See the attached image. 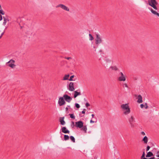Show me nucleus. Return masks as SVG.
I'll return each instance as SVG.
<instances>
[{"label": "nucleus", "instance_id": "f257e3e1", "mask_svg": "<svg viewBox=\"0 0 159 159\" xmlns=\"http://www.w3.org/2000/svg\"><path fill=\"white\" fill-rule=\"evenodd\" d=\"M121 108L122 109L123 113L125 115H127L130 113V110L128 104L121 105Z\"/></svg>", "mask_w": 159, "mask_h": 159}, {"label": "nucleus", "instance_id": "f03ea898", "mask_svg": "<svg viewBox=\"0 0 159 159\" xmlns=\"http://www.w3.org/2000/svg\"><path fill=\"white\" fill-rule=\"evenodd\" d=\"M148 4L154 9L155 10L157 9L156 5H157L158 3L156 0H148Z\"/></svg>", "mask_w": 159, "mask_h": 159}, {"label": "nucleus", "instance_id": "7ed1b4c3", "mask_svg": "<svg viewBox=\"0 0 159 159\" xmlns=\"http://www.w3.org/2000/svg\"><path fill=\"white\" fill-rule=\"evenodd\" d=\"M103 40L100 35L98 34H96V38L95 39V43L97 45H98L99 44L102 43Z\"/></svg>", "mask_w": 159, "mask_h": 159}, {"label": "nucleus", "instance_id": "20e7f679", "mask_svg": "<svg viewBox=\"0 0 159 159\" xmlns=\"http://www.w3.org/2000/svg\"><path fill=\"white\" fill-rule=\"evenodd\" d=\"M129 122L131 127H134L135 119L133 116L131 115L130 117H129L128 119Z\"/></svg>", "mask_w": 159, "mask_h": 159}, {"label": "nucleus", "instance_id": "39448f33", "mask_svg": "<svg viewBox=\"0 0 159 159\" xmlns=\"http://www.w3.org/2000/svg\"><path fill=\"white\" fill-rule=\"evenodd\" d=\"M75 83L72 82H70L67 87L68 89L71 91H74L75 89Z\"/></svg>", "mask_w": 159, "mask_h": 159}, {"label": "nucleus", "instance_id": "423d86ee", "mask_svg": "<svg viewBox=\"0 0 159 159\" xmlns=\"http://www.w3.org/2000/svg\"><path fill=\"white\" fill-rule=\"evenodd\" d=\"M58 103L60 106H62L66 103V102L63 97H61L59 98L58 100Z\"/></svg>", "mask_w": 159, "mask_h": 159}, {"label": "nucleus", "instance_id": "0eeeda50", "mask_svg": "<svg viewBox=\"0 0 159 159\" xmlns=\"http://www.w3.org/2000/svg\"><path fill=\"white\" fill-rule=\"evenodd\" d=\"M59 7H61L62 9L67 11H70L69 8L68 7L62 4H59L56 6V8Z\"/></svg>", "mask_w": 159, "mask_h": 159}, {"label": "nucleus", "instance_id": "6e6552de", "mask_svg": "<svg viewBox=\"0 0 159 159\" xmlns=\"http://www.w3.org/2000/svg\"><path fill=\"white\" fill-rule=\"evenodd\" d=\"M63 97L65 100L68 102H70L72 100V98L66 94H64Z\"/></svg>", "mask_w": 159, "mask_h": 159}, {"label": "nucleus", "instance_id": "1a4fd4ad", "mask_svg": "<svg viewBox=\"0 0 159 159\" xmlns=\"http://www.w3.org/2000/svg\"><path fill=\"white\" fill-rule=\"evenodd\" d=\"M119 77L118 80L120 81H125L126 80L125 77L123 73L120 72L119 75Z\"/></svg>", "mask_w": 159, "mask_h": 159}, {"label": "nucleus", "instance_id": "9d476101", "mask_svg": "<svg viewBox=\"0 0 159 159\" xmlns=\"http://www.w3.org/2000/svg\"><path fill=\"white\" fill-rule=\"evenodd\" d=\"M15 62V61L14 60L11 59L7 62V63L8 64V66H9L11 68H13L16 66V65L14 64Z\"/></svg>", "mask_w": 159, "mask_h": 159}, {"label": "nucleus", "instance_id": "9b49d317", "mask_svg": "<svg viewBox=\"0 0 159 159\" xmlns=\"http://www.w3.org/2000/svg\"><path fill=\"white\" fill-rule=\"evenodd\" d=\"M83 123L81 121H80L75 122V126L76 127L80 128H82L83 126Z\"/></svg>", "mask_w": 159, "mask_h": 159}, {"label": "nucleus", "instance_id": "f8f14e48", "mask_svg": "<svg viewBox=\"0 0 159 159\" xmlns=\"http://www.w3.org/2000/svg\"><path fill=\"white\" fill-rule=\"evenodd\" d=\"M61 130L62 132L65 134H69L70 133V131L68 129H67L65 127H62L61 128Z\"/></svg>", "mask_w": 159, "mask_h": 159}, {"label": "nucleus", "instance_id": "ddd939ff", "mask_svg": "<svg viewBox=\"0 0 159 159\" xmlns=\"http://www.w3.org/2000/svg\"><path fill=\"white\" fill-rule=\"evenodd\" d=\"M138 100L137 102L138 103H141L143 102L142 97L141 95H139L138 96Z\"/></svg>", "mask_w": 159, "mask_h": 159}, {"label": "nucleus", "instance_id": "4468645a", "mask_svg": "<svg viewBox=\"0 0 159 159\" xmlns=\"http://www.w3.org/2000/svg\"><path fill=\"white\" fill-rule=\"evenodd\" d=\"M64 117H60V119H59L60 122L61 124L62 125H64L66 123L65 121L64 120Z\"/></svg>", "mask_w": 159, "mask_h": 159}, {"label": "nucleus", "instance_id": "2eb2a0df", "mask_svg": "<svg viewBox=\"0 0 159 159\" xmlns=\"http://www.w3.org/2000/svg\"><path fill=\"white\" fill-rule=\"evenodd\" d=\"M81 95V93L80 92H78L77 91H75L74 98H75L77 96Z\"/></svg>", "mask_w": 159, "mask_h": 159}, {"label": "nucleus", "instance_id": "dca6fc26", "mask_svg": "<svg viewBox=\"0 0 159 159\" xmlns=\"http://www.w3.org/2000/svg\"><path fill=\"white\" fill-rule=\"evenodd\" d=\"M153 156V153L151 152H149L146 155V157H149Z\"/></svg>", "mask_w": 159, "mask_h": 159}, {"label": "nucleus", "instance_id": "f3484780", "mask_svg": "<svg viewBox=\"0 0 159 159\" xmlns=\"http://www.w3.org/2000/svg\"><path fill=\"white\" fill-rule=\"evenodd\" d=\"M151 12L154 15H156L159 16V13L157 12L156 11H154L152 8L150 9Z\"/></svg>", "mask_w": 159, "mask_h": 159}, {"label": "nucleus", "instance_id": "a211bd4d", "mask_svg": "<svg viewBox=\"0 0 159 159\" xmlns=\"http://www.w3.org/2000/svg\"><path fill=\"white\" fill-rule=\"evenodd\" d=\"M142 141L144 142V143H147L148 142V137L146 136H144L143 138Z\"/></svg>", "mask_w": 159, "mask_h": 159}, {"label": "nucleus", "instance_id": "6ab92c4d", "mask_svg": "<svg viewBox=\"0 0 159 159\" xmlns=\"http://www.w3.org/2000/svg\"><path fill=\"white\" fill-rule=\"evenodd\" d=\"M110 68H111L112 70L115 71L118 70V68L116 66H110Z\"/></svg>", "mask_w": 159, "mask_h": 159}, {"label": "nucleus", "instance_id": "aec40b11", "mask_svg": "<svg viewBox=\"0 0 159 159\" xmlns=\"http://www.w3.org/2000/svg\"><path fill=\"white\" fill-rule=\"evenodd\" d=\"M3 18L4 19V22H3V25H6L7 21H9V20L7 19L4 16L3 17Z\"/></svg>", "mask_w": 159, "mask_h": 159}, {"label": "nucleus", "instance_id": "412c9836", "mask_svg": "<svg viewBox=\"0 0 159 159\" xmlns=\"http://www.w3.org/2000/svg\"><path fill=\"white\" fill-rule=\"evenodd\" d=\"M69 77V74L65 75L63 77V80H68Z\"/></svg>", "mask_w": 159, "mask_h": 159}, {"label": "nucleus", "instance_id": "4be33fe9", "mask_svg": "<svg viewBox=\"0 0 159 159\" xmlns=\"http://www.w3.org/2000/svg\"><path fill=\"white\" fill-rule=\"evenodd\" d=\"M81 129L85 132V133H86L87 132V128L86 125H83Z\"/></svg>", "mask_w": 159, "mask_h": 159}, {"label": "nucleus", "instance_id": "5701e85b", "mask_svg": "<svg viewBox=\"0 0 159 159\" xmlns=\"http://www.w3.org/2000/svg\"><path fill=\"white\" fill-rule=\"evenodd\" d=\"M64 140L66 141L68 140L69 139V137L67 135H64Z\"/></svg>", "mask_w": 159, "mask_h": 159}, {"label": "nucleus", "instance_id": "b1692460", "mask_svg": "<svg viewBox=\"0 0 159 159\" xmlns=\"http://www.w3.org/2000/svg\"><path fill=\"white\" fill-rule=\"evenodd\" d=\"M70 140L73 142V143H75V139L74 138V137L72 136H71L70 137Z\"/></svg>", "mask_w": 159, "mask_h": 159}, {"label": "nucleus", "instance_id": "393cba45", "mask_svg": "<svg viewBox=\"0 0 159 159\" xmlns=\"http://www.w3.org/2000/svg\"><path fill=\"white\" fill-rule=\"evenodd\" d=\"M89 40H90L92 41L93 39V37L91 34H89Z\"/></svg>", "mask_w": 159, "mask_h": 159}, {"label": "nucleus", "instance_id": "a878e982", "mask_svg": "<svg viewBox=\"0 0 159 159\" xmlns=\"http://www.w3.org/2000/svg\"><path fill=\"white\" fill-rule=\"evenodd\" d=\"M74 77V75L71 76L70 77V79H69L68 80H69V81H70L75 80H73V78Z\"/></svg>", "mask_w": 159, "mask_h": 159}, {"label": "nucleus", "instance_id": "bb28decb", "mask_svg": "<svg viewBox=\"0 0 159 159\" xmlns=\"http://www.w3.org/2000/svg\"><path fill=\"white\" fill-rule=\"evenodd\" d=\"M69 115L70 116V117L71 118L74 119L75 118V116L73 114H69Z\"/></svg>", "mask_w": 159, "mask_h": 159}, {"label": "nucleus", "instance_id": "cd10ccee", "mask_svg": "<svg viewBox=\"0 0 159 159\" xmlns=\"http://www.w3.org/2000/svg\"><path fill=\"white\" fill-rule=\"evenodd\" d=\"M5 33V31L4 30L3 32L1 33V31L0 30V39H1L2 36Z\"/></svg>", "mask_w": 159, "mask_h": 159}, {"label": "nucleus", "instance_id": "c85d7f7f", "mask_svg": "<svg viewBox=\"0 0 159 159\" xmlns=\"http://www.w3.org/2000/svg\"><path fill=\"white\" fill-rule=\"evenodd\" d=\"M75 107H76L77 108H79L80 107V105L77 103H75Z\"/></svg>", "mask_w": 159, "mask_h": 159}, {"label": "nucleus", "instance_id": "c756f323", "mask_svg": "<svg viewBox=\"0 0 159 159\" xmlns=\"http://www.w3.org/2000/svg\"><path fill=\"white\" fill-rule=\"evenodd\" d=\"M0 14H2V15H3L5 14V12L3 11V10L2 9V8L1 9V10H0Z\"/></svg>", "mask_w": 159, "mask_h": 159}, {"label": "nucleus", "instance_id": "7c9ffc66", "mask_svg": "<svg viewBox=\"0 0 159 159\" xmlns=\"http://www.w3.org/2000/svg\"><path fill=\"white\" fill-rule=\"evenodd\" d=\"M143 150H144V151L143 152V154H142V155L141 157V158H143H143H145L144 157H145V152H144V149Z\"/></svg>", "mask_w": 159, "mask_h": 159}, {"label": "nucleus", "instance_id": "2f4dec72", "mask_svg": "<svg viewBox=\"0 0 159 159\" xmlns=\"http://www.w3.org/2000/svg\"><path fill=\"white\" fill-rule=\"evenodd\" d=\"M144 107L146 109H147L148 108V106L147 105V103H145L144 104Z\"/></svg>", "mask_w": 159, "mask_h": 159}, {"label": "nucleus", "instance_id": "473e14b6", "mask_svg": "<svg viewBox=\"0 0 159 159\" xmlns=\"http://www.w3.org/2000/svg\"><path fill=\"white\" fill-rule=\"evenodd\" d=\"M150 147L149 146H148L147 147V148L146 149V150L147 151H148L149 149H150Z\"/></svg>", "mask_w": 159, "mask_h": 159}, {"label": "nucleus", "instance_id": "72a5a7b5", "mask_svg": "<svg viewBox=\"0 0 159 159\" xmlns=\"http://www.w3.org/2000/svg\"><path fill=\"white\" fill-rule=\"evenodd\" d=\"M143 159H155L154 157H152L150 158H143Z\"/></svg>", "mask_w": 159, "mask_h": 159}, {"label": "nucleus", "instance_id": "f704fd0d", "mask_svg": "<svg viewBox=\"0 0 159 159\" xmlns=\"http://www.w3.org/2000/svg\"><path fill=\"white\" fill-rule=\"evenodd\" d=\"M85 105L86 107H88L90 106V104H89V103L87 102V103H86L85 104Z\"/></svg>", "mask_w": 159, "mask_h": 159}, {"label": "nucleus", "instance_id": "c9c22d12", "mask_svg": "<svg viewBox=\"0 0 159 159\" xmlns=\"http://www.w3.org/2000/svg\"><path fill=\"white\" fill-rule=\"evenodd\" d=\"M140 107L142 108H143L144 107V104H141L140 105Z\"/></svg>", "mask_w": 159, "mask_h": 159}, {"label": "nucleus", "instance_id": "e433bc0d", "mask_svg": "<svg viewBox=\"0 0 159 159\" xmlns=\"http://www.w3.org/2000/svg\"><path fill=\"white\" fill-rule=\"evenodd\" d=\"M65 58L67 60H70L72 59V58L70 57H65Z\"/></svg>", "mask_w": 159, "mask_h": 159}, {"label": "nucleus", "instance_id": "4c0bfd02", "mask_svg": "<svg viewBox=\"0 0 159 159\" xmlns=\"http://www.w3.org/2000/svg\"><path fill=\"white\" fill-rule=\"evenodd\" d=\"M141 134L143 135H144L145 134V133L143 131H142L141 132Z\"/></svg>", "mask_w": 159, "mask_h": 159}, {"label": "nucleus", "instance_id": "58836bf2", "mask_svg": "<svg viewBox=\"0 0 159 159\" xmlns=\"http://www.w3.org/2000/svg\"><path fill=\"white\" fill-rule=\"evenodd\" d=\"M2 19V17L1 15H0V21H1Z\"/></svg>", "mask_w": 159, "mask_h": 159}, {"label": "nucleus", "instance_id": "ea45409f", "mask_svg": "<svg viewBox=\"0 0 159 159\" xmlns=\"http://www.w3.org/2000/svg\"><path fill=\"white\" fill-rule=\"evenodd\" d=\"M72 125L71 126H72V127H73L75 126L74 123V122L72 121Z\"/></svg>", "mask_w": 159, "mask_h": 159}, {"label": "nucleus", "instance_id": "a19ab883", "mask_svg": "<svg viewBox=\"0 0 159 159\" xmlns=\"http://www.w3.org/2000/svg\"><path fill=\"white\" fill-rule=\"evenodd\" d=\"M95 122L94 121H93V120H90V123H94Z\"/></svg>", "mask_w": 159, "mask_h": 159}, {"label": "nucleus", "instance_id": "79ce46f5", "mask_svg": "<svg viewBox=\"0 0 159 159\" xmlns=\"http://www.w3.org/2000/svg\"><path fill=\"white\" fill-rule=\"evenodd\" d=\"M124 85L125 86V87H127V88H128V85H127V84H124Z\"/></svg>", "mask_w": 159, "mask_h": 159}, {"label": "nucleus", "instance_id": "37998d69", "mask_svg": "<svg viewBox=\"0 0 159 159\" xmlns=\"http://www.w3.org/2000/svg\"><path fill=\"white\" fill-rule=\"evenodd\" d=\"M81 112L82 114H84L85 113V111H82Z\"/></svg>", "mask_w": 159, "mask_h": 159}, {"label": "nucleus", "instance_id": "c03bdc74", "mask_svg": "<svg viewBox=\"0 0 159 159\" xmlns=\"http://www.w3.org/2000/svg\"><path fill=\"white\" fill-rule=\"evenodd\" d=\"M66 111H67L68 110V107H66Z\"/></svg>", "mask_w": 159, "mask_h": 159}, {"label": "nucleus", "instance_id": "a18cd8bd", "mask_svg": "<svg viewBox=\"0 0 159 159\" xmlns=\"http://www.w3.org/2000/svg\"><path fill=\"white\" fill-rule=\"evenodd\" d=\"M91 116H92V118H93L94 116V115L93 114H92Z\"/></svg>", "mask_w": 159, "mask_h": 159}, {"label": "nucleus", "instance_id": "49530a36", "mask_svg": "<svg viewBox=\"0 0 159 159\" xmlns=\"http://www.w3.org/2000/svg\"><path fill=\"white\" fill-rule=\"evenodd\" d=\"M86 111V109H84L83 111Z\"/></svg>", "mask_w": 159, "mask_h": 159}, {"label": "nucleus", "instance_id": "de8ad7c7", "mask_svg": "<svg viewBox=\"0 0 159 159\" xmlns=\"http://www.w3.org/2000/svg\"><path fill=\"white\" fill-rule=\"evenodd\" d=\"M157 157H159V154L156 155Z\"/></svg>", "mask_w": 159, "mask_h": 159}, {"label": "nucleus", "instance_id": "09e8293b", "mask_svg": "<svg viewBox=\"0 0 159 159\" xmlns=\"http://www.w3.org/2000/svg\"><path fill=\"white\" fill-rule=\"evenodd\" d=\"M157 154H158V153H159V151H158L157 152Z\"/></svg>", "mask_w": 159, "mask_h": 159}, {"label": "nucleus", "instance_id": "8fccbe9b", "mask_svg": "<svg viewBox=\"0 0 159 159\" xmlns=\"http://www.w3.org/2000/svg\"><path fill=\"white\" fill-rule=\"evenodd\" d=\"M0 9H1L2 8V7H1V5L0 4Z\"/></svg>", "mask_w": 159, "mask_h": 159}, {"label": "nucleus", "instance_id": "3c124183", "mask_svg": "<svg viewBox=\"0 0 159 159\" xmlns=\"http://www.w3.org/2000/svg\"><path fill=\"white\" fill-rule=\"evenodd\" d=\"M67 107H70V106H69V105H68V106H67Z\"/></svg>", "mask_w": 159, "mask_h": 159}, {"label": "nucleus", "instance_id": "603ef678", "mask_svg": "<svg viewBox=\"0 0 159 159\" xmlns=\"http://www.w3.org/2000/svg\"><path fill=\"white\" fill-rule=\"evenodd\" d=\"M157 159H159V158H157Z\"/></svg>", "mask_w": 159, "mask_h": 159}]
</instances>
